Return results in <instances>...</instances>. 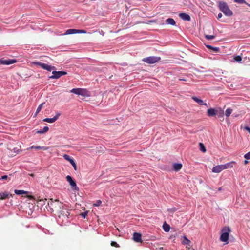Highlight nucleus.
Wrapping results in <instances>:
<instances>
[{"label":"nucleus","instance_id":"nucleus-1","mask_svg":"<svg viewBox=\"0 0 250 250\" xmlns=\"http://www.w3.org/2000/svg\"><path fill=\"white\" fill-rule=\"evenodd\" d=\"M56 204L59 205L60 208H61L62 207V209L61 211V215L65 216L68 217L70 214V213L68 211L66 208L64 207V206L62 205L61 203H59L58 200H56L53 201L52 199H51L48 202V205L51 209H53V208L56 207Z\"/></svg>","mask_w":250,"mask_h":250},{"label":"nucleus","instance_id":"nucleus-2","mask_svg":"<svg viewBox=\"0 0 250 250\" xmlns=\"http://www.w3.org/2000/svg\"><path fill=\"white\" fill-rule=\"evenodd\" d=\"M218 7L226 16H231L233 15L232 11L229 8L227 4L225 2L219 1L218 2Z\"/></svg>","mask_w":250,"mask_h":250},{"label":"nucleus","instance_id":"nucleus-3","mask_svg":"<svg viewBox=\"0 0 250 250\" xmlns=\"http://www.w3.org/2000/svg\"><path fill=\"white\" fill-rule=\"evenodd\" d=\"M230 232V229L229 227H224L221 230L222 234L220 238V241L228 244Z\"/></svg>","mask_w":250,"mask_h":250},{"label":"nucleus","instance_id":"nucleus-4","mask_svg":"<svg viewBox=\"0 0 250 250\" xmlns=\"http://www.w3.org/2000/svg\"><path fill=\"white\" fill-rule=\"evenodd\" d=\"M160 60V57L150 56L143 58L142 61L148 64H154L158 62Z\"/></svg>","mask_w":250,"mask_h":250},{"label":"nucleus","instance_id":"nucleus-5","mask_svg":"<svg viewBox=\"0 0 250 250\" xmlns=\"http://www.w3.org/2000/svg\"><path fill=\"white\" fill-rule=\"evenodd\" d=\"M52 75L49 77V78L50 79H57L63 75L67 74V72L63 71H56L54 70L52 72Z\"/></svg>","mask_w":250,"mask_h":250},{"label":"nucleus","instance_id":"nucleus-6","mask_svg":"<svg viewBox=\"0 0 250 250\" xmlns=\"http://www.w3.org/2000/svg\"><path fill=\"white\" fill-rule=\"evenodd\" d=\"M66 180L69 183L73 190H78L79 188L77 186L76 182L72 179V177L70 175H67L66 177Z\"/></svg>","mask_w":250,"mask_h":250},{"label":"nucleus","instance_id":"nucleus-7","mask_svg":"<svg viewBox=\"0 0 250 250\" xmlns=\"http://www.w3.org/2000/svg\"><path fill=\"white\" fill-rule=\"evenodd\" d=\"M63 158L66 160L69 161L70 164L73 166L74 169L75 170H77V167L74 161V160L68 155L64 154L63 155Z\"/></svg>","mask_w":250,"mask_h":250},{"label":"nucleus","instance_id":"nucleus-8","mask_svg":"<svg viewBox=\"0 0 250 250\" xmlns=\"http://www.w3.org/2000/svg\"><path fill=\"white\" fill-rule=\"evenodd\" d=\"M16 60L15 59H8V60H3L1 59L0 60V62L2 64L4 65H9L13 63H14L16 62Z\"/></svg>","mask_w":250,"mask_h":250},{"label":"nucleus","instance_id":"nucleus-9","mask_svg":"<svg viewBox=\"0 0 250 250\" xmlns=\"http://www.w3.org/2000/svg\"><path fill=\"white\" fill-rule=\"evenodd\" d=\"M179 16L184 21H191L190 16L186 13H181L179 14Z\"/></svg>","mask_w":250,"mask_h":250},{"label":"nucleus","instance_id":"nucleus-10","mask_svg":"<svg viewBox=\"0 0 250 250\" xmlns=\"http://www.w3.org/2000/svg\"><path fill=\"white\" fill-rule=\"evenodd\" d=\"M142 235L140 233L134 232L133 234V239L134 241L136 242H142Z\"/></svg>","mask_w":250,"mask_h":250},{"label":"nucleus","instance_id":"nucleus-11","mask_svg":"<svg viewBox=\"0 0 250 250\" xmlns=\"http://www.w3.org/2000/svg\"><path fill=\"white\" fill-rule=\"evenodd\" d=\"M60 114L58 113L53 118H45L43 120V121L46 122L50 123H52L54 122H55L60 116Z\"/></svg>","mask_w":250,"mask_h":250},{"label":"nucleus","instance_id":"nucleus-12","mask_svg":"<svg viewBox=\"0 0 250 250\" xmlns=\"http://www.w3.org/2000/svg\"><path fill=\"white\" fill-rule=\"evenodd\" d=\"M223 169L222 165H217L214 167L212 169V171L214 173H219Z\"/></svg>","mask_w":250,"mask_h":250},{"label":"nucleus","instance_id":"nucleus-13","mask_svg":"<svg viewBox=\"0 0 250 250\" xmlns=\"http://www.w3.org/2000/svg\"><path fill=\"white\" fill-rule=\"evenodd\" d=\"M216 111H217V110H215L213 108H210L208 110L207 115L208 117L214 116L216 114Z\"/></svg>","mask_w":250,"mask_h":250},{"label":"nucleus","instance_id":"nucleus-14","mask_svg":"<svg viewBox=\"0 0 250 250\" xmlns=\"http://www.w3.org/2000/svg\"><path fill=\"white\" fill-rule=\"evenodd\" d=\"M216 113V115L218 116V118H222L224 120V112L222 109L220 108L217 109Z\"/></svg>","mask_w":250,"mask_h":250},{"label":"nucleus","instance_id":"nucleus-15","mask_svg":"<svg viewBox=\"0 0 250 250\" xmlns=\"http://www.w3.org/2000/svg\"><path fill=\"white\" fill-rule=\"evenodd\" d=\"M77 29H69L66 31V32L63 34L64 35H69V34H73L77 33Z\"/></svg>","mask_w":250,"mask_h":250},{"label":"nucleus","instance_id":"nucleus-16","mask_svg":"<svg viewBox=\"0 0 250 250\" xmlns=\"http://www.w3.org/2000/svg\"><path fill=\"white\" fill-rule=\"evenodd\" d=\"M33 148H35V149H36L37 150L42 149V150H45L47 149V148L46 147H45V146H32L31 147H30L28 148L27 150H29L30 149H33Z\"/></svg>","mask_w":250,"mask_h":250},{"label":"nucleus","instance_id":"nucleus-17","mask_svg":"<svg viewBox=\"0 0 250 250\" xmlns=\"http://www.w3.org/2000/svg\"><path fill=\"white\" fill-rule=\"evenodd\" d=\"M166 23L171 25H176V22L172 18H168L166 20Z\"/></svg>","mask_w":250,"mask_h":250},{"label":"nucleus","instance_id":"nucleus-18","mask_svg":"<svg viewBox=\"0 0 250 250\" xmlns=\"http://www.w3.org/2000/svg\"><path fill=\"white\" fill-rule=\"evenodd\" d=\"M34 63L37 66H40L41 68L44 70H46L47 66L48 65V64L46 63H42L40 62H34Z\"/></svg>","mask_w":250,"mask_h":250},{"label":"nucleus","instance_id":"nucleus-19","mask_svg":"<svg viewBox=\"0 0 250 250\" xmlns=\"http://www.w3.org/2000/svg\"><path fill=\"white\" fill-rule=\"evenodd\" d=\"M182 165L180 163H175L173 165V169L176 171H178L182 168Z\"/></svg>","mask_w":250,"mask_h":250},{"label":"nucleus","instance_id":"nucleus-20","mask_svg":"<svg viewBox=\"0 0 250 250\" xmlns=\"http://www.w3.org/2000/svg\"><path fill=\"white\" fill-rule=\"evenodd\" d=\"M234 163V162H231L229 163H226L225 165H222L223 169H225L229 168H231L233 167V164Z\"/></svg>","mask_w":250,"mask_h":250},{"label":"nucleus","instance_id":"nucleus-21","mask_svg":"<svg viewBox=\"0 0 250 250\" xmlns=\"http://www.w3.org/2000/svg\"><path fill=\"white\" fill-rule=\"evenodd\" d=\"M192 98L194 101H195L196 103H197L199 104L202 105L203 104H204L203 101L202 100H201V99H200L199 98L194 96V97H192Z\"/></svg>","mask_w":250,"mask_h":250},{"label":"nucleus","instance_id":"nucleus-22","mask_svg":"<svg viewBox=\"0 0 250 250\" xmlns=\"http://www.w3.org/2000/svg\"><path fill=\"white\" fill-rule=\"evenodd\" d=\"M80 95L83 96H88V91L85 89L80 88Z\"/></svg>","mask_w":250,"mask_h":250},{"label":"nucleus","instance_id":"nucleus-23","mask_svg":"<svg viewBox=\"0 0 250 250\" xmlns=\"http://www.w3.org/2000/svg\"><path fill=\"white\" fill-rule=\"evenodd\" d=\"M163 229L165 230V231L167 232L169 231L170 227L168 224H167L166 222H165L163 225Z\"/></svg>","mask_w":250,"mask_h":250},{"label":"nucleus","instance_id":"nucleus-24","mask_svg":"<svg viewBox=\"0 0 250 250\" xmlns=\"http://www.w3.org/2000/svg\"><path fill=\"white\" fill-rule=\"evenodd\" d=\"M49 130V127L48 126H44L42 130H38L37 131V133L39 134H43L47 132Z\"/></svg>","mask_w":250,"mask_h":250},{"label":"nucleus","instance_id":"nucleus-25","mask_svg":"<svg viewBox=\"0 0 250 250\" xmlns=\"http://www.w3.org/2000/svg\"><path fill=\"white\" fill-rule=\"evenodd\" d=\"M45 104V103L43 102L41 104H40L39 105V106L38 107L37 109V110L36 111V113L34 116V117H35L40 112V111L41 110V109H42V106L43 105V104Z\"/></svg>","mask_w":250,"mask_h":250},{"label":"nucleus","instance_id":"nucleus-26","mask_svg":"<svg viewBox=\"0 0 250 250\" xmlns=\"http://www.w3.org/2000/svg\"><path fill=\"white\" fill-rule=\"evenodd\" d=\"M14 192L17 195H22V194H25L27 193V191L22 190H17L15 189L14 191Z\"/></svg>","mask_w":250,"mask_h":250},{"label":"nucleus","instance_id":"nucleus-27","mask_svg":"<svg viewBox=\"0 0 250 250\" xmlns=\"http://www.w3.org/2000/svg\"><path fill=\"white\" fill-rule=\"evenodd\" d=\"M9 194L7 192H4L1 194V197L0 198V200H4L7 198H9Z\"/></svg>","mask_w":250,"mask_h":250},{"label":"nucleus","instance_id":"nucleus-28","mask_svg":"<svg viewBox=\"0 0 250 250\" xmlns=\"http://www.w3.org/2000/svg\"><path fill=\"white\" fill-rule=\"evenodd\" d=\"M70 92L80 95V88H73L70 91Z\"/></svg>","mask_w":250,"mask_h":250},{"label":"nucleus","instance_id":"nucleus-29","mask_svg":"<svg viewBox=\"0 0 250 250\" xmlns=\"http://www.w3.org/2000/svg\"><path fill=\"white\" fill-rule=\"evenodd\" d=\"M232 112V110L231 108H227L225 111L226 116L227 117H229L230 116V115L231 114Z\"/></svg>","mask_w":250,"mask_h":250},{"label":"nucleus","instance_id":"nucleus-30","mask_svg":"<svg viewBox=\"0 0 250 250\" xmlns=\"http://www.w3.org/2000/svg\"><path fill=\"white\" fill-rule=\"evenodd\" d=\"M199 146H200V149L202 152H204V153L206 152V147L203 143H200Z\"/></svg>","mask_w":250,"mask_h":250},{"label":"nucleus","instance_id":"nucleus-31","mask_svg":"<svg viewBox=\"0 0 250 250\" xmlns=\"http://www.w3.org/2000/svg\"><path fill=\"white\" fill-rule=\"evenodd\" d=\"M183 243L185 245H190V241L188 240L186 236H184V240L183 241Z\"/></svg>","mask_w":250,"mask_h":250},{"label":"nucleus","instance_id":"nucleus-32","mask_svg":"<svg viewBox=\"0 0 250 250\" xmlns=\"http://www.w3.org/2000/svg\"><path fill=\"white\" fill-rule=\"evenodd\" d=\"M56 69V67L54 66L49 65L47 66V68L46 69V70L48 71H51L52 70H54Z\"/></svg>","mask_w":250,"mask_h":250},{"label":"nucleus","instance_id":"nucleus-33","mask_svg":"<svg viewBox=\"0 0 250 250\" xmlns=\"http://www.w3.org/2000/svg\"><path fill=\"white\" fill-rule=\"evenodd\" d=\"M206 39L208 40H212L215 38V36L214 35H206L205 36Z\"/></svg>","mask_w":250,"mask_h":250},{"label":"nucleus","instance_id":"nucleus-34","mask_svg":"<svg viewBox=\"0 0 250 250\" xmlns=\"http://www.w3.org/2000/svg\"><path fill=\"white\" fill-rule=\"evenodd\" d=\"M234 59L236 62H239L242 60V57L241 56L238 55V56H235L234 58Z\"/></svg>","mask_w":250,"mask_h":250},{"label":"nucleus","instance_id":"nucleus-35","mask_svg":"<svg viewBox=\"0 0 250 250\" xmlns=\"http://www.w3.org/2000/svg\"><path fill=\"white\" fill-rule=\"evenodd\" d=\"M111 245L112 247H117V248L119 247V244H117V243L116 242H115V241H111Z\"/></svg>","mask_w":250,"mask_h":250},{"label":"nucleus","instance_id":"nucleus-36","mask_svg":"<svg viewBox=\"0 0 250 250\" xmlns=\"http://www.w3.org/2000/svg\"><path fill=\"white\" fill-rule=\"evenodd\" d=\"M234 2L238 3H246L245 0H234Z\"/></svg>","mask_w":250,"mask_h":250},{"label":"nucleus","instance_id":"nucleus-37","mask_svg":"<svg viewBox=\"0 0 250 250\" xmlns=\"http://www.w3.org/2000/svg\"><path fill=\"white\" fill-rule=\"evenodd\" d=\"M244 158L247 160L250 159V151L244 155Z\"/></svg>","mask_w":250,"mask_h":250},{"label":"nucleus","instance_id":"nucleus-38","mask_svg":"<svg viewBox=\"0 0 250 250\" xmlns=\"http://www.w3.org/2000/svg\"><path fill=\"white\" fill-rule=\"evenodd\" d=\"M102 203V202L101 200H97L96 201V203L94 204V206L95 207H98Z\"/></svg>","mask_w":250,"mask_h":250},{"label":"nucleus","instance_id":"nucleus-39","mask_svg":"<svg viewBox=\"0 0 250 250\" xmlns=\"http://www.w3.org/2000/svg\"><path fill=\"white\" fill-rule=\"evenodd\" d=\"M21 151V149H19L18 148H14L13 149L14 152L16 153V154L19 153Z\"/></svg>","mask_w":250,"mask_h":250},{"label":"nucleus","instance_id":"nucleus-40","mask_svg":"<svg viewBox=\"0 0 250 250\" xmlns=\"http://www.w3.org/2000/svg\"><path fill=\"white\" fill-rule=\"evenodd\" d=\"M212 50L213 51V52H218L219 51V48L218 47H212Z\"/></svg>","mask_w":250,"mask_h":250},{"label":"nucleus","instance_id":"nucleus-41","mask_svg":"<svg viewBox=\"0 0 250 250\" xmlns=\"http://www.w3.org/2000/svg\"><path fill=\"white\" fill-rule=\"evenodd\" d=\"M87 213H88V212H87V211H85V212H83L81 213V215L83 217V218H85L86 216L87 215Z\"/></svg>","mask_w":250,"mask_h":250},{"label":"nucleus","instance_id":"nucleus-42","mask_svg":"<svg viewBox=\"0 0 250 250\" xmlns=\"http://www.w3.org/2000/svg\"><path fill=\"white\" fill-rule=\"evenodd\" d=\"M77 33H85L86 31L84 30H78L77 29Z\"/></svg>","mask_w":250,"mask_h":250},{"label":"nucleus","instance_id":"nucleus-43","mask_svg":"<svg viewBox=\"0 0 250 250\" xmlns=\"http://www.w3.org/2000/svg\"><path fill=\"white\" fill-rule=\"evenodd\" d=\"M8 178V176L7 175H3L1 177V178H0V179H2V180H6Z\"/></svg>","mask_w":250,"mask_h":250},{"label":"nucleus","instance_id":"nucleus-44","mask_svg":"<svg viewBox=\"0 0 250 250\" xmlns=\"http://www.w3.org/2000/svg\"><path fill=\"white\" fill-rule=\"evenodd\" d=\"M206 47L212 50L213 46L210 45H206Z\"/></svg>","mask_w":250,"mask_h":250},{"label":"nucleus","instance_id":"nucleus-45","mask_svg":"<svg viewBox=\"0 0 250 250\" xmlns=\"http://www.w3.org/2000/svg\"><path fill=\"white\" fill-rule=\"evenodd\" d=\"M222 17V13H219L218 14V17H217V18H218V19H219V18H221Z\"/></svg>","mask_w":250,"mask_h":250},{"label":"nucleus","instance_id":"nucleus-46","mask_svg":"<svg viewBox=\"0 0 250 250\" xmlns=\"http://www.w3.org/2000/svg\"><path fill=\"white\" fill-rule=\"evenodd\" d=\"M170 210L171 212H175L176 211V208H173L170 209Z\"/></svg>","mask_w":250,"mask_h":250},{"label":"nucleus","instance_id":"nucleus-47","mask_svg":"<svg viewBox=\"0 0 250 250\" xmlns=\"http://www.w3.org/2000/svg\"><path fill=\"white\" fill-rule=\"evenodd\" d=\"M248 163H249L248 161H247V160H245V161H244V164L246 165V164H247Z\"/></svg>","mask_w":250,"mask_h":250},{"label":"nucleus","instance_id":"nucleus-48","mask_svg":"<svg viewBox=\"0 0 250 250\" xmlns=\"http://www.w3.org/2000/svg\"><path fill=\"white\" fill-rule=\"evenodd\" d=\"M179 80L186 81V79H179Z\"/></svg>","mask_w":250,"mask_h":250},{"label":"nucleus","instance_id":"nucleus-49","mask_svg":"<svg viewBox=\"0 0 250 250\" xmlns=\"http://www.w3.org/2000/svg\"><path fill=\"white\" fill-rule=\"evenodd\" d=\"M202 105H205L206 106H208L207 103H204V104H203Z\"/></svg>","mask_w":250,"mask_h":250},{"label":"nucleus","instance_id":"nucleus-50","mask_svg":"<svg viewBox=\"0 0 250 250\" xmlns=\"http://www.w3.org/2000/svg\"><path fill=\"white\" fill-rule=\"evenodd\" d=\"M1 193H0V196H1Z\"/></svg>","mask_w":250,"mask_h":250},{"label":"nucleus","instance_id":"nucleus-51","mask_svg":"<svg viewBox=\"0 0 250 250\" xmlns=\"http://www.w3.org/2000/svg\"><path fill=\"white\" fill-rule=\"evenodd\" d=\"M248 5L250 7V4H248Z\"/></svg>","mask_w":250,"mask_h":250},{"label":"nucleus","instance_id":"nucleus-52","mask_svg":"<svg viewBox=\"0 0 250 250\" xmlns=\"http://www.w3.org/2000/svg\"><path fill=\"white\" fill-rule=\"evenodd\" d=\"M193 250H195L194 249H193Z\"/></svg>","mask_w":250,"mask_h":250}]
</instances>
